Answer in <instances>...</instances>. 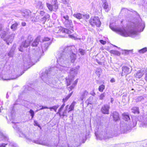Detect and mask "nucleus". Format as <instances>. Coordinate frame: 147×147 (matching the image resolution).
<instances>
[{
	"label": "nucleus",
	"mask_w": 147,
	"mask_h": 147,
	"mask_svg": "<svg viewBox=\"0 0 147 147\" xmlns=\"http://www.w3.org/2000/svg\"><path fill=\"white\" fill-rule=\"evenodd\" d=\"M57 67H51L50 69H46L45 73H43L42 76L41 78L47 84H54L55 82L52 77L54 75L56 72Z\"/></svg>",
	"instance_id": "7ed1b4c3"
},
{
	"label": "nucleus",
	"mask_w": 147,
	"mask_h": 147,
	"mask_svg": "<svg viewBox=\"0 0 147 147\" xmlns=\"http://www.w3.org/2000/svg\"><path fill=\"white\" fill-rule=\"evenodd\" d=\"M100 42L102 44L105 45L106 43V42L102 40H99Z\"/></svg>",
	"instance_id": "5fc2aeb1"
},
{
	"label": "nucleus",
	"mask_w": 147,
	"mask_h": 147,
	"mask_svg": "<svg viewBox=\"0 0 147 147\" xmlns=\"http://www.w3.org/2000/svg\"><path fill=\"white\" fill-rule=\"evenodd\" d=\"M37 62L34 59H31L29 55L26 56L24 60V66L25 68H29L32 65H34L35 63Z\"/></svg>",
	"instance_id": "423d86ee"
},
{
	"label": "nucleus",
	"mask_w": 147,
	"mask_h": 147,
	"mask_svg": "<svg viewBox=\"0 0 147 147\" xmlns=\"http://www.w3.org/2000/svg\"><path fill=\"white\" fill-rule=\"evenodd\" d=\"M110 82L111 83H113L115 82V80L114 78H112L110 81Z\"/></svg>",
	"instance_id": "e2e57ef3"
},
{
	"label": "nucleus",
	"mask_w": 147,
	"mask_h": 147,
	"mask_svg": "<svg viewBox=\"0 0 147 147\" xmlns=\"http://www.w3.org/2000/svg\"><path fill=\"white\" fill-rule=\"evenodd\" d=\"M109 27L112 30L124 37L129 36L134 38L137 35V32L135 31L131 30L127 31L123 28H116L112 26L111 24L110 25Z\"/></svg>",
	"instance_id": "20e7f679"
},
{
	"label": "nucleus",
	"mask_w": 147,
	"mask_h": 147,
	"mask_svg": "<svg viewBox=\"0 0 147 147\" xmlns=\"http://www.w3.org/2000/svg\"><path fill=\"white\" fill-rule=\"evenodd\" d=\"M78 71V69L76 67L71 68L68 76L66 78L67 86L72 84V85L67 87L69 91L74 89L77 83L78 79L74 81H73V80L74 77L77 74Z\"/></svg>",
	"instance_id": "f03ea898"
},
{
	"label": "nucleus",
	"mask_w": 147,
	"mask_h": 147,
	"mask_svg": "<svg viewBox=\"0 0 147 147\" xmlns=\"http://www.w3.org/2000/svg\"><path fill=\"white\" fill-rule=\"evenodd\" d=\"M105 88L104 85L102 84L100 85L98 88V90L100 92H102Z\"/></svg>",
	"instance_id": "58836bf2"
},
{
	"label": "nucleus",
	"mask_w": 147,
	"mask_h": 147,
	"mask_svg": "<svg viewBox=\"0 0 147 147\" xmlns=\"http://www.w3.org/2000/svg\"><path fill=\"white\" fill-rule=\"evenodd\" d=\"M102 6L105 10V11L107 12H108L111 9V6L109 5L106 0H103L102 1Z\"/></svg>",
	"instance_id": "f8f14e48"
},
{
	"label": "nucleus",
	"mask_w": 147,
	"mask_h": 147,
	"mask_svg": "<svg viewBox=\"0 0 147 147\" xmlns=\"http://www.w3.org/2000/svg\"><path fill=\"white\" fill-rule=\"evenodd\" d=\"M121 129L123 133H125L129 129V128L127 126V124L124 123L123 125L121 126Z\"/></svg>",
	"instance_id": "f3484780"
},
{
	"label": "nucleus",
	"mask_w": 147,
	"mask_h": 147,
	"mask_svg": "<svg viewBox=\"0 0 147 147\" xmlns=\"http://www.w3.org/2000/svg\"><path fill=\"white\" fill-rule=\"evenodd\" d=\"M96 62L97 63H98V64L99 65H102V63L101 62L99 61L98 60H96Z\"/></svg>",
	"instance_id": "69168bd1"
},
{
	"label": "nucleus",
	"mask_w": 147,
	"mask_h": 147,
	"mask_svg": "<svg viewBox=\"0 0 147 147\" xmlns=\"http://www.w3.org/2000/svg\"><path fill=\"white\" fill-rule=\"evenodd\" d=\"M15 36V34H11L7 39H5L4 40L5 41L6 43L8 45H9V43H11Z\"/></svg>",
	"instance_id": "4468645a"
},
{
	"label": "nucleus",
	"mask_w": 147,
	"mask_h": 147,
	"mask_svg": "<svg viewBox=\"0 0 147 147\" xmlns=\"http://www.w3.org/2000/svg\"><path fill=\"white\" fill-rule=\"evenodd\" d=\"M36 7L37 8L40 9H42L43 7L42 2L40 1H39L36 3Z\"/></svg>",
	"instance_id": "5701e85b"
},
{
	"label": "nucleus",
	"mask_w": 147,
	"mask_h": 147,
	"mask_svg": "<svg viewBox=\"0 0 147 147\" xmlns=\"http://www.w3.org/2000/svg\"><path fill=\"white\" fill-rule=\"evenodd\" d=\"M8 138L5 135L0 131V141L3 140L4 141H8Z\"/></svg>",
	"instance_id": "6ab92c4d"
},
{
	"label": "nucleus",
	"mask_w": 147,
	"mask_h": 147,
	"mask_svg": "<svg viewBox=\"0 0 147 147\" xmlns=\"http://www.w3.org/2000/svg\"><path fill=\"white\" fill-rule=\"evenodd\" d=\"M88 95V92L86 90H84L81 92L80 99L83 101V100L86 98Z\"/></svg>",
	"instance_id": "ddd939ff"
},
{
	"label": "nucleus",
	"mask_w": 147,
	"mask_h": 147,
	"mask_svg": "<svg viewBox=\"0 0 147 147\" xmlns=\"http://www.w3.org/2000/svg\"><path fill=\"white\" fill-rule=\"evenodd\" d=\"M145 79L147 81V73L145 74Z\"/></svg>",
	"instance_id": "774afa93"
},
{
	"label": "nucleus",
	"mask_w": 147,
	"mask_h": 147,
	"mask_svg": "<svg viewBox=\"0 0 147 147\" xmlns=\"http://www.w3.org/2000/svg\"><path fill=\"white\" fill-rule=\"evenodd\" d=\"M73 16L74 17L78 19H80L84 18V14L80 13H74Z\"/></svg>",
	"instance_id": "aec40b11"
},
{
	"label": "nucleus",
	"mask_w": 147,
	"mask_h": 147,
	"mask_svg": "<svg viewBox=\"0 0 147 147\" xmlns=\"http://www.w3.org/2000/svg\"><path fill=\"white\" fill-rule=\"evenodd\" d=\"M100 71L101 70L100 69H98L96 70L95 72L97 76L99 77L100 76Z\"/></svg>",
	"instance_id": "c03bdc74"
},
{
	"label": "nucleus",
	"mask_w": 147,
	"mask_h": 147,
	"mask_svg": "<svg viewBox=\"0 0 147 147\" xmlns=\"http://www.w3.org/2000/svg\"><path fill=\"white\" fill-rule=\"evenodd\" d=\"M30 37V36H28V38L25 40L23 41L21 45H20V48L19 49V50L21 52H23L24 48H27L29 45L30 41L29 40V38Z\"/></svg>",
	"instance_id": "9d476101"
},
{
	"label": "nucleus",
	"mask_w": 147,
	"mask_h": 147,
	"mask_svg": "<svg viewBox=\"0 0 147 147\" xmlns=\"http://www.w3.org/2000/svg\"><path fill=\"white\" fill-rule=\"evenodd\" d=\"M90 22L92 26L96 25L98 27H100L101 24L99 18L96 16L91 18L90 20Z\"/></svg>",
	"instance_id": "6e6552de"
},
{
	"label": "nucleus",
	"mask_w": 147,
	"mask_h": 147,
	"mask_svg": "<svg viewBox=\"0 0 147 147\" xmlns=\"http://www.w3.org/2000/svg\"><path fill=\"white\" fill-rule=\"evenodd\" d=\"M63 18L65 19V21H67V20H69V17L68 15L64 16H63Z\"/></svg>",
	"instance_id": "3c124183"
},
{
	"label": "nucleus",
	"mask_w": 147,
	"mask_h": 147,
	"mask_svg": "<svg viewBox=\"0 0 147 147\" xmlns=\"http://www.w3.org/2000/svg\"><path fill=\"white\" fill-rule=\"evenodd\" d=\"M68 55H70L71 62L73 63L76 59V56L71 51L70 47L65 46L61 48L56 57L57 61L59 64L57 65V68L63 72L68 70V68L65 65L69 62V57Z\"/></svg>",
	"instance_id": "f257e3e1"
},
{
	"label": "nucleus",
	"mask_w": 147,
	"mask_h": 147,
	"mask_svg": "<svg viewBox=\"0 0 147 147\" xmlns=\"http://www.w3.org/2000/svg\"><path fill=\"white\" fill-rule=\"evenodd\" d=\"M50 40V38L48 37H45L42 40V41L43 42L44 41H48Z\"/></svg>",
	"instance_id": "8fccbe9b"
},
{
	"label": "nucleus",
	"mask_w": 147,
	"mask_h": 147,
	"mask_svg": "<svg viewBox=\"0 0 147 147\" xmlns=\"http://www.w3.org/2000/svg\"><path fill=\"white\" fill-rule=\"evenodd\" d=\"M50 18L49 15L48 14H46L44 17L42 18L41 20L43 24H45L46 21L49 20Z\"/></svg>",
	"instance_id": "a211bd4d"
},
{
	"label": "nucleus",
	"mask_w": 147,
	"mask_h": 147,
	"mask_svg": "<svg viewBox=\"0 0 147 147\" xmlns=\"http://www.w3.org/2000/svg\"><path fill=\"white\" fill-rule=\"evenodd\" d=\"M109 108L110 107L109 105L107 104L105 105L102 107L101 111L103 113L108 114Z\"/></svg>",
	"instance_id": "9b49d317"
},
{
	"label": "nucleus",
	"mask_w": 147,
	"mask_h": 147,
	"mask_svg": "<svg viewBox=\"0 0 147 147\" xmlns=\"http://www.w3.org/2000/svg\"><path fill=\"white\" fill-rule=\"evenodd\" d=\"M79 51L80 53L82 55H84L85 53V51L82 49H79Z\"/></svg>",
	"instance_id": "de8ad7c7"
},
{
	"label": "nucleus",
	"mask_w": 147,
	"mask_h": 147,
	"mask_svg": "<svg viewBox=\"0 0 147 147\" xmlns=\"http://www.w3.org/2000/svg\"><path fill=\"white\" fill-rule=\"evenodd\" d=\"M53 5V10L56 11L58 9V6L57 5V1H55Z\"/></svg>",
	"instance_id": "bb28decb"
},
{
	"label": "nucleus",
	"mask_w": 147,
	"mask_h": 147,
	"mask_svg": "<svg viewBox=\"0 0 147 147\" xmlns=\"http://www.w3.org/2000/svg\"><path fill=\"white\" fill-rule=\"evenodd\" d=\"M51 43V42L50 41L44 43L42 46V51H46Z\"/></svg>",
	"instance_id": "dca6fc26"
},
{
	"label": "nucleus",
	"mask_w": 147,
	"mask_h": 147,
	"mask_svg": "<svg viewBox=\"0 0 147 147\" xmlns=\"http://www.w3.org/2000/svg\"><path fill=\"white\" fill-rule=\"evenodd\" d=\"M29 112L32 117V119L33 118L34 115V111L32 109H30Z\"/></svg>",
	"instance_id": "a19ab883"
},
{
	"label": "nucleus",
	"mask_w": 147,
	"mask_h": 147,
	"mask_svg": "<svg viewBox=\"0 0 147 147\" xmlns=\"http://www.w3.org/2000/svg\"><path fill=\"white\" fill-rule=\"evenodd\" d=\"M131 112L135 114H139L140 113L139 108L138 107H133L131 109Z\"/></svg>",
	"instance_id": "b1692460"
},
{
	"label": "nucleus",
	"mask_w": 147,
	"mask_h": 147,
	"mask_svg": "<svg viewBox=\"0 0 147 147\" xmlns=\"http://www.w3.org/2000/svg\"><path fill=\"white\" fill-rule=\"evenodd\" d=\"M22 16L27 19H31V21L35 22L36 20L34 19V15L32 14L31 11L29 10H27L22 13Z\"/></svg>",
	"instance_id": "0eeeda50"
},
{
	"label": "nucleus",
	"mask_w": 147,
	"mask_h": 147,
	"mask_svg": "<svg viewBox=\"0 0 147 147\" xmlns=\"http://www.w3.org/2000/svg\"><path fill=\"white\" fill-rule=\"evenodd\" d=\"M113 147H121L120 144H117L115 145Z\"/></svg>",
	"instance_id": "680f3d73"
},
{
	"label": "nucleus",
	"mask_w": 147,
	"mask_h": 147,
	"mask_svg": "<svg viewBox=\"0 0 147 147\" xmlns=\"http://www.w3.org/2000/svg\"><path fill=\"white\" fill-rule=\"evenodd\" d=\"M69 36L70 38H75L74 36L73 35H69Z\"/></svg>",
	"instance_id": "338daca9"
},
{
	"label": "nucleus",
	"mask_w": 147,
	"mask_h": 147,
	"mask_svg": "<svg viewBox=\"0 0 147 147\" xmlns=\"http://www.w3.org/2000/svg\"><path fill=\"white\" fill-rule=\"evenodd\" d=\"M113 136L111 133H107L106 134V136L104 137L105 139H109L110 138H111L113 137Z\"/></svg>",
	"instance_id": "f704fd0d"
},
{
	"label": "nucleus",
	"mask_w": 147,
	"mask_h": 147,
	"mask_svg": "<svg viewBox=\"0 0 147 147\" xmlns=\"http://www.w3.org/2000/svg\"><path fill=\"white\" fill-rule=\"evenodd\" d=\"M131 50H125V53L126 54H128L129 52L131 51Z\"/></svg>",
	"instance_id": "0e129e2a"
},
{
	"label": "nucleus",
	"mask_w": 147,
	"mask_h": 147,
	"mask_svg": "<svg viewBox=\"0 0 147 147\" xmlns=\"http://www.w3.org/2000/svg\"><path fill=\"white\" fill-rule=\"evenodd\" d=\"M123 118L125 121H127L130 119L129 116L127 115H124L123 116Z\"/></svg>",
	"instance_id": "ea45409f"
},
{
	"label": "nucleus",
	"mask_w": 147,
	"mask_h": 147,
	"mask_svg": "<svg viewBox=\"0 0 147 147\" xmlns=\"http://www.w3.org/2000/svg\"><path fill=\"white\" fill-rule=\"evenodd\" d=\"M141 125L144 127H147V117H144L143 121H142Z\"/></svg>",
	"instance_id": "393cba45"
},
{
	"label": "nucleus",
	"mask_w": 147,
	"mask_h": 147,
	"mask_svg": "<svg viewBox=\"0 0 147 147\" xmlns=\"http://www.w3.org/2000/svg\"><path fill=\"white\" fill-rule=\"evenodd\" d=\"M46 5L49 9L50 11H52L53 10V5H51L49 3H46Z\"/></svg>",
	"instance_id": "4c0bfd02"
},
{
	"label": "nucleus",
	"mask_w": 147,
	"mask_h": 147,
	"mask_svg": "<svg viewBox=\"0 0 147 147\" xmlns=\"http://www.w3.org/2000/svg\"><path fill=\"white\" fill-rule=\"evenodd\" d=\"M138 27L139 28H142V30H140V31H142L145 27V24L144 22H143L139 23L138 26Z\"/></svg>",
	"instance_id": "cd10ccee"
},
{
	"label": "nucleus",
	"mask_w": 147,
	"mask_h": 147,
	"mask_svg": "<svg viewBox=\"0 0 147 147\" xmlns=\"http://www.w3.org/2000/svg\"><path fill=\"white\" fill-rule=\"evenodd\" d=\"M128 144V143H122L120 144V146L121 147H125V145Z\"/></svg>",
	"instance_id": "6e6d98bb"
},
{
	"label": "nucleus",
	"mask_w": 147,
	"mask_h": 147,
	"mask_svg": "<svg viewBox=\"0 0 147 147\" xmlns=\"http://www.w3.org/2000/svg\"><path fill=\"white\" fill-rule=\"evenodd\" d=\"M20 136H21L22 137H24L25 138H26V137L25 134H24L22 133H21L20 134Z\"/></svg>",
	"instance_id": "bf43d9fd"
},
{
	"label": "nucleus",
	"mask_w": 147,
	"mask_h": 147,
	"mask_svg": "<svg viewBox=\"0 0 147 147\" xmlns=\"http://www.w3.org/2000/svg\"><path fill=\"white\" fill-rule=\"evenodd\" d=\"M75 102H74L72 103L71 105L70 106L69 109V110L68 111V112L69 113L70 111L73 110L74 109V106L75 105Z\"/></svg>",
	"instance_id": "c756f323"
},
{
	"label": "nucleus",
	"mask_w": 147,
	"mask_h": 147,
	"mask_svg": "<svg viewBox=\"0 0 147 147\" xmlns=\"http://www.w3.org/2000/svg\"><path fill=\"white\" fill-rule=\"evenodd\" d=\"M122 73L121 75L123 76L130 74L132 70V68L130 66H123L122 68Z\"/></svg>",
	"instance_id": "1a4fd4ad"
},
{
	"label": "nucleus",
	"mask_w": 147,
	"mask_h": 147,
	"mask_svg": "<svg viewBox=\"0 0 147 147\" xmlns=\"http://www.w3.org/2000/svg\"><path fill=\"white\" fill-rule=\"evenodd\" d=\"M45 14V12L42 11H40V14L42 16H43Z\"/></svg>",
	"instance_id": "13d9d810"
},
{
	"label": "nucleus",
	"mask_w": 147,
	"mask_h": 147,
	"mask_svg": "<svg viewBox=\"0 0 147 147\" xmlns=\"http://www.w3.org/2000/svg\"><path fill=\"white\" fill-rule=\"evenodd\" d=\"M129 11V10L127 9L123 8L121 10V12L123 13H126Z\"/></svg>",
	"instance_id": "49530a36"
},
{
	"label": "nucleus",
	"mask_w": 147,
	"mask_h": 147,
	"mask_svg": "<svg viewBox=\"0 0 147 147\" xmlns=\"http://www.w3.org/2000/svg\"><path fill=\"white\" fill-rule=\"evenodd\" d=\"M112 116L114 120L115 121H117L120 119L119 115L118 113L116 111H114L112 113Z\"/></svg>",
	"instance_id": "2eb2a0df"
},
{
	"label": "nucleus",
	"mask_w": 147,
	"mask_h": 147,
	"mask_svg": "<svg viewBox=\"0 0 147 147\" xmlns=\"http://www.w3.org/2000/svg\"><path fill=\"white\" fill-rule=\"evenodd\" d=\"M144 99V97L142 96H140L136 98L135 100L136 102H138L141 101Z\"/></svg>",
	"instance_id": "2f4dec72"
},
{
	"label": "nucleus",
	"mask_w": 147,
	"mask_h": 147,
	"mask_svg": "<svg viewBox=\"0 0 147 147\" xmlns=\"http://www.w3.org/2000/svg\"><path fill=\"white\" fill-rule=\"evenodd\" d=\"M7 144L2 143L0 144V147H5V146Z\"/></svg>",
	"instance_id": "4d7b16f0"
},
{
	"label": "nucleus",
	"mask_w": 147,
	"mask_h": 147,
	"mask_svg": "<svg viewBox=\"0 0 147 147\" xmlns=\"http://www.w3.org/2000/svg\"><path fill=\"white\" fill-rule=\"evenodd\" d=\"M67 114V110L66 109H64L63 111L62 112V114H61V117L62 116L63 117H64L65 116H66V117H67V116L66 115Z\"/></svg>",
	"instance_id": "37998d69"
},
{
	"label": "nucleus",
	"mask_w": 147,
	"mask_h": 147,
	"mask_svg": "<svg viewBox=\"0 0 147 147\" xmlns=\"http://www.w3.org/2000/svg\"><path fill=\"white\" fill-rule=\"evenodd\" d=\"M54 32L55 33H59L61 32L60 29L59 27L56 28L54 30Z\"/></svg>",
	"instance_id": "a18cd8bd"
},
{
	"label": "nucleus",
	"mask_w": 147,
	"mask_h": 147,
	"mask_svg": "<svg viewBox=\"0 0 147 147\" xmlns=\"http://www.w3.org/2000/svg\"><path fill=\"white\" fill-rule=\"evenodd\" d=\"M18 24L19 23H18L15 22L12 25L11 27V28L13 31H15L17 29Z\"/></svg>",
	"instance_id": "a878e982"
},
{
	"label": "nucleus",
	"mask_w": 147,
	"mask_h": 147,
	"mask_svg": "<svg viewBox=\"0 0 147 147\" xmlns=\"http://www.w3.org/2000/svg\"><path fill=\"white\" fill-rule=\"evenodd\" d=\"M62 2L64 4H66L67 3L68 0H62Z\"/></svg>",
	"instance_id": "052dcab7"
},
{
	"label": "nucleus",
	"mask_w": 147,
	"mask_h": 147,
	"mask_svg": "<svg viewBox=\"0 0 147 147\" xmlns=\"http://www.w3.org/2000/svg\"><path fill=\"white\" fill-rule=\"evenodd\" d=\"M65 106V103H63V104L61 105V107H60V108L58 110V111L57 113V114H58L60 117H61V113H60V112L63 109V108Z\"/></svg>",
	"instance_id": "7c9ffc66"
},
{
	"label": "nucleus",
	"mask_w": 147,
	"mask_h": 147,
	"mask_svg": "<svg viewBox=\"0 0 147 147\" xmlns=\"http://www.w3.org/2000/svg\"><path fill=\"white\" fill-rule=\"evenodd\" d=\"M110 52L111 53L117 55H120V53L117 51L112 50H111Z\"/></svg>",
	"instance_id": "e433bc0d"
},
{
	"label": "nucleus",
	"mask_w": 147,
	"mask_h": 147,
	"mask_svg": "<svg viewBox=\"0 0 147 147\" xmlns=\"http://www.w3.org/2000/svg\"><path fill=\"white\" fill-rule=\"evenodd\" d=\"M106 94L105 92H103L99 96V99L102 100L103 99L105 96Z\"/></svg>",
	"instance_id": "79ce46f5"
},
{
	"label": "nucleus",
	"mask_w": 147,
	"mask_h": 147,
	"mask_svg": "<svg viewBox=\"0 0 147 147\" xmlns=\"http://www.w3.org/2000/svg\"><path fill=\"white\" fill-rule=\"evenodd\" d=\"M49 109V108L48 107H47L46 106H42L41 108H40L39 110H36V111L37 112V111H38L42 110V109Z\"/></svg>",
	"instance_id": "864d4df0"
},
{
	"label": "nucleus",
	"mask_w": 147,
	"mask_h": 147,
	"mask_svg": "<svg viewBox=\"0 0 147 147\" xmlns=\"http://www.w3.org/2000/svg\"><path fill=\"white\" fill-rule=\"evenodd\" d=\"M144 75L143 71L142 70H139L138 71L136 75V77L138 78H140Z\"/></svg>",
	"instance_id": "412c9836"
},
{
	"label": "nucleus",
	"mask_w": 147,
	"mask_h": 147,
	"mask_svg": "<svg viewBox=\"0 0 147 147\" xmlns=\"http://www.w3.org/2000/svg\"><path fill=\"white\" fill-rule=\"evenodd\" d=\"M63 23L65 26L67 28H63L61 30L62 32L68 34H70L73 32L74 28L71 20L65 21Z\"/></svg>",
	"instance_id": "39448f33"
},
{
	"label": "nucleus",
	"mask_w": 147,
	"mask_h": 147,
	"mask_svg": "<svg viewBox=\"0 0 147 147\" xmlns=\"http://www.w3.org/2000/svg\"><path fill=\"white\" fill-rule=\"evenodd\" d=\"M59 107V105H55L52 107H50L49 108V109H50L51 111H52V109H53L55 112H56L57 110V109Z\"/></svg>",
	"instance_id": "c9c22d12"
},
{
	"label": "nucleus",
	"mask_w": 147,
	"mask_h": 147,
	"mask_svg": "<svg viewBox=\"0 0 147 147\" xmlns=\"http://www.w3.org/2000/svg\"><path fill=\"white\" fill-rule=\"evenodd\" d=\"M13 51L12 49L11 50L9 53H8V55L9 57H12L13 55Z\"/></svg>",
	"instance_id": "09e8293b"
},
{
	"label": "nucleus",
	"mask_w": 147,
	"mask_h": 147,
	"mask_svg": "<svg viewBox=\"0 0 147 147\" xmlns=\"http://www.w3.org/2000/svg\"><path fill=\"white\" fill-rule=\"evenodd\" d=\"M147 51V48L144 47L138 51L139 53H143L146 52Z\"/></svg>",
	"instance_id": "72a5a7b5"
},
{
	"label": "nucleus",
	"mask_w": 147,
	"mask_h": 147,
	"mask_svg": "<svg viewBox=\"0 0 147 147\" xmlns=\"http://www.w3.org/2000/svg\"><path fill=\"white\" fill-rule=\"evenodd\" d=\"M73 92H72L69 94L67 96H66L65 98H63V102L64 103L72 95Z\"/></svg>",
	"instance_id": "c85d7f7f"
},
{
	"label": "nucleus",
	"mask_w": 147,
	"mask_h": 147,
	"mask_svg": "<svg viewBox=\"0 0 147 147\" xmlns=\"http://www.w3.org/2000/svg\"><path fill=\"white\" fill-rule=\"evenodd\" d=\"M33 142L36 144H40L44 145H46L45 144L43 143L42 141L40 140H34L33 141Z\"/></svg>",
	"instance_id": "473e14b6"
},
{
	"label": "nucleus",
	"mask_w": 147,
	"mask_h": 147,
	"mask_svg": "<svg viewBox=\"0 0 147 147\" xmlns=\"http://www.w3.org/2000/svg\"><path fill=\"white\" fill-rule=\"evenodd\" d=\"M84 18L85 19H88L90 17L89 16V14H84Z\"/></svg>",
	"instance_id": "603ef678"
},
{
	"label": "nucleus",
	"mask_w": 147,
	"mask_h": 147,
	"mask_svg": "<svg viewBox=\"0 0 147 147\" xmlns=\"http://www.w3.org/2000/svg\"><path fill=\"white\" fill-rule=\"evenodd\" d=\"M40 36H38L34 41L32 45L33 47H36L38 44L40 40Z\"/></svg>",
	"instance_id": "4be33fe9"
}]
</instances>
